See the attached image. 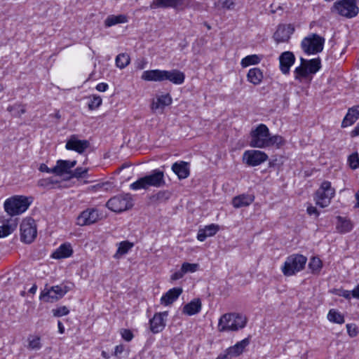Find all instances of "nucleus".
I'll return each instance as SVG.
<instances>
[{"label":"nucleus","instance_id":"f257e3e1","mask_svg":"<svg viewBox=\"0 0 359 359\" xmlns=\"http://www.w3.org/2000/svg\"><path fill=\"white\" fill-rule=\"evenodd\" d=\"M250 139V146L259 149L269 147L279 149L285 143L282 136L279 135H271L269 128L264 123H260L251 130Z\"/></svg>","mask_w":359,"mask_h":359},{"label":"nucleus","instance_id":"f03ea898","mask_svg":"<svg viewBox=\"0 0 359 359\" xmlns=\"http://www.w3.org/2000/svg\"><path fill=\"white\" fill-rule=\"evenodd\" d=\"M247 323V318L236 313H225L221 316L218 323L219 332L237 331L243 328Z\"/></svg>","mask_w":359,"mask_h":359},{"label":"nucleus","instance_id":"7ed1b4c3","mask_svg":"<svg viewBox=\"0 0 359 359\" xmlns=\"http://www.w3.org/2000/svg\"><path fill=\"white\" fill-rule=\"evenodd\" d=\"M32 202V197L14 196L6 200L4 209L10 217L18 215L25 212Z\"/></svg>","mask_w":359,"mask_h":359},{"label":"nucleus","instance_id":"20e7f679","mask_svg":"<svg viewBox=\"0 0 359 359\" xmlns=\"http://www.w3.org/2000/svg\"><path fill=\"white\" fill-rule=\"evenodd\" d=\"M300 65L296 67L294 71V79L299 81L307 78L309 74H315L321 68L320 57L311 60H306L304 57H300Z\"/></svg>","mask_w":359,"mask_h":359},{"label":"nucleus","instance_id":"39448f33","mask_svg":"<svg viewBox=\"0 0 359 359\" xmlns=\"http://www.w3.org/2000/svg\"><path fill=\"white\" fill-rule=\"evenodd\" d=\"M306 262L307 258L304 255L299 254L290 255L281 268L282 272L286 276H293L304 269Z\"/></svg>","mask_w":359,"mask_h":359},{"label":"nucleus","instance_id":"423d86ee","mask_svg":"<svg viewBox=\"0 0 359 359\" xmlns=\"http://www.w3.org/2000/svg\"><path fill=\"white\" fill-rule=\"evenodd\" d=\"M325 39L317 34H311L301 42V48L306 55H315L323 51Z\"/></svg>","mask_w":359,"mask_h":359},{"label":"nucleus","instance_id":"0eeeda50","mask_svg":"<svg viewBox=\"0 0 359 359\" xmlns=\"http://www.w3.org/2000/svg\"><path fill=\"white\" fill-rule=\"evenodd\" d=\"M332 11L346 18H353L359 13L356 0H339L334 3Z\"/></svg>","mask_w":359,"mask_h":359},{"label":"nucleus","instance_id":"6e6552de","mask_svg":"<svg viewBox=\"0 0 359 359\" xmlns=\"http://www.w3.org/2000/svg\"><path fill=\"white\" fill-rule=\"evenodd\" d=\"M106 206L113 212H121L133 206V200L130 194H120L111 198Z\"/></svg>","mask_w":359,"mask_h":359},{"label":"nucleus","instance_id":"1a4fd4ad","mask_svg":"<svg viewBox=\"0 0 359 359\" xmlns=\"http://www.w3.org/2000/svg\"><path fill=\"white\" fill-rule=\"evenodd\" d=\"M335 194V190L328 181L322 182L319 189L316 191L314 200L316 204L321 208L327 207Z\"/></svg>","mask_w":359,"mask_h":359},{"label":"nucleus","instance_id":"9d476101","mask_svg":"<svg viewBox=\"0 0 359 359\" xmlns=\"http://www.w3.org/2000/svg\"><path fill=\"white\" fill-rule=\"evenodd\" d=\"M37 235L35 221L31 217L24 219L20 224V239L25 243H31Z\"/></svg>","mask_w":359,"mask_h":359},{"label":"nucleus","instance_id":"9b49d317","mask_svg":"<svg viewBox=\"0 0 359 359\" xmlns=\"http://www.w3.org/2000/svg\"><path fill=\"white\" fill-rule=\"evenodd\" d=\"M268 155L260 150H247L243 153V161L249 166L261 165L268 160Z\"/></svg>","mask_w":359,"mask_h":359},{"label":"nucleus","instance_id":"f8f14e48","mask_svg":"<svg viewBox=\"0 0 359 359\" xmlns=\"http://www.w3.org/2000/svg\"><path fill=\"white\" fill-rule=\"evenodd\" d=\"M89 147V141L86 140H79L75 135L70 136L65 144L66 149L75 151L80 154H83Z\"/></svg>","mask_w":359,"mask_h":359},{"label":"nucleus","instance_id":"ddd939ff","mask_svg":"<svg viewBox=\"0 0 359 359\" xmlns=\"http://www.w3.org/2000/svg\"><path fill=\"white\" fill-rule=\"evenodd\" d=\"M294 31L292 25H279L273 38L277 43L288 41Z\"/></svg>","mask_w":359,"mask_h":359},{"label":"nucleus","instance_id":"4468645a","mask_svg":"<svg viewBox=\"0 0 359 359\" xmlns=\"http://www.w3.org/2000/svg\"><path fill=\"white\" fill-rule=\"evenodd\" d=\"M63 292L59 285L52 286L41 292L40 299L46 302H54L63 297Z\"/></svg>","mask_w":359,"mask_h":359},{"label":"nucleus","instance_id":"2eb2a0df","mask_svg":"<svg viewBox=\"0 0 359 359\" xmlns=\"http://www.w3.org/2000/svg\"><path fill=\"white\" fill-rule=\"evenodd\" d=\"M295 62V56L291 51H285L279 56V67L283 74H289L290 67Z\"/></svg>","mask_w":359,"mask_h":359},{"label":"nucleus","instance_id":"dca6fc26","mask_svg":"<svg viewBox=\"0 0 359 359\" xmlns=\"http://www.w3.org/2000/svg\"><path fill=\"white\" fill-rule=\"evenodd\" d=\"M168 315V311L156 313L149 320L150 330L154 334L158 333L165 328V318Z\"/></svg>","mask_w":359,"mask_h":359},{"label":"nucleus","instance_id":"f3484780","mask_svg":"<svg viewBox=\"0 0 359 359\" xmlns=\"http://www.w3.org/2000/svg\"><path fill=\"white\" fill-rule=\"evenodd\" d=\"M99 219L98 211L95 209H87L77 217V224L80 226L90 225Z\"/></svg>","mask_w":359,"mask_h":359},{"label":"nucleus","instance_id":"a211bd4d","mask_svg":"<svg viewBox=\"0 0 359 359\" xmlns=\"http://www.w3.org/2000/svg\"><path fill=\"white\" fill-rule=\"evenodd\" d=\"M184 4V0H153L150 4L151 9L168 8L179 9Z\"/></svg>","mask_w":359,"mask_h":359},{"label":"nucleus","instance_id":"6ab92c4d","mask_svg":"<svg viewBox=\"0 0 359 359\" xmlns=\"http://www.w3.org/2000/svg\"><path fill=\"white\" fill-rule=\"evenodd\" d=\"M148 187H161L165 184L164 174L163 171L154 170L151 174L144 176Z\"/></svg>","mask_w":359,"mask_h":359},{"label":"nucleus","instance_id":"aec40b11","mask_svg":"<svg viewBox=\"0 0 359 359\" xmlns=\"http://www.w3.org/2000/svg\"><path fill=\"white\" fill-rule=\"evenodd\" d=\"M172 170L180 180L187 178L190 174L189 163L185 161L175 162L172 165Z\"/></svg>","mask_w":359,"mask_h":359},{"label":"nucleus","instance_id":"412c9836","mask_svg":"<svg viewBox=\"0 0 359 359\" xmlns=\"http://www.w3.org/2000/svg\"><path fill=\"white\" fill-rule=\"evenodd\" d=\"M182 287H173L165 293L161 298V304L164 306H169L176 301L182 293Z\"/></svg>","mask_w":359,"mask_h":359},{"label":"nucleus","instance_id":"4be33fe9","mask_svg":"<svg viewBox=\"0 0 359 359\" xmlns=\"http://www.w3.org/2000/svg\"><path fill=\"white\" fill-rule=\"evenodd\" d=\"M163 76V81H169L177 85L183 83L185 79L184 74L178 69L164 70Z\"/></svg>","mask_w":359,"mask_h":359},{"label":"nucleus","instance_id":"5701e85b","mask_svg":"<svg viewBox=\"0 0 359 359\" xmlns=\"http://www.w3.org/2000/svg\"><path fill=\"white\" fill-rule=\"evenodd\" d=\"M2 225L0 226V238H4L11 234L17 227V219L12 217L2 220Z\"/></svg>","mask_w":359,"mask_h":359},{"label":"nucleus","instance_id":"b1692460","mask_svg":"<svg viewBox=\"0 0 359 359\" xmlns=\"http://www.w3.org/2000/svg\"><path fill=\"white\" fill-rule=\"evenodd\" d=\"M359 118V105L353 106L348 109L344 118L341 127L346 128L353 124Z\"/></svg>","mask_w":359,"mask_h":359},{"label":"nucleus","instance_id":"393cba45","mask_svg":"<svg viewBox=\"0 0 359 359\" xmlns=\"http://www.w3.org/2000/svg\"><path fill=\"white\" fill-rule=\"evenodd\" d=\"M171 103L172 97L169 94L157 96L156 99L153 100L151 109L155 111L158 109L163 110L166 106L170 105Z\"/></svg>","mask_w":359,"mask_h":359},{"label":"nucleus","instance_id":"a878e982","mask_svg":"<svg viewBox=\"0 0 359 359\" xmlns=\"http://www.w3.org/2000/svg\"><path fill=\"white\" fill-rule=\"evenodd\" d=\"M164 70L152 69L143 72L141 79L147 81H163Z\"/></svg>","mask_w":359,"mask_h":359},{"label":"nucleus","instance_id":"bb28decb","mask_svg":"<svg viewBox=\"0 0 359 359\" xmlns=\"http://www.w3.org/2000/svg\"><path fill=\"white\" fill-rule=\"evenodd\" d=\"M219 227L217 224H211L205 226L203 229H199L197 238L200 241H204L207 237H210L217 233Z\"/></svg>","mask_w":359,"mask_h":359},{"label":"nucleus","instance_id":"cd10ccee","mask_svg":"<svg viewBox=\"0 0 359 359\" xmlns=\"http://www.w3.org/2000/svg\"><path fill=\"white\" fill-rule=\"evenodd\" d=\"M201 300L199 299H194L184 306L182 313L187 316H193L198 313L201 310Z\"/></svg>","mask_w":359,"mask_h":359},{"label":"nucleus","instance_id":"c85d7f7f","mask_svg":"<svg viewBox=\"0 0 359 359\" xmlns=\"http://www.w3.org/2000/svg\"><path fill=\"white\" fill-rule=\"evenodd\" d=\"M255 197L249 194H241L235 196L232 200V204L234 208H240L250 205L254 201Z\"/></svg>","mask_w":359,"mask_h":359},{"label":"nucleus","instance_id":"c756f323","mask_svg":"<svg viewBox=\"0 0 359 359\" xmlns=\"http://www.w3.org/2000/svg\"><path fill=\"white\" fill-rule=\"evenodd\" d=\"M264 76L262 70L257 67L250 69L247 74L248 81L255 86L260 84Z\"/></svg>","mask_w":359,"mask_h":359},{"label":"nucleus","instance_id":"7c9ffc66","mask_svg":"<svg viewBox=\"0 0 359 359\" xmlns=\"http://www.w3.org/2000/svg\"><path fill=\"white\" fill-rule=\"evenodd\" d=\"M73 252L72 246L69 243L62 244L53 253L52 257L54 259H62L69 257Z\"/></svg>","mask_w":359,"mask_h":359},{"label":"nucleus","instance_id":"2f4dec72","mask_svg":"<svg viewBox=\"0 0 359 359\" xmlns=\"http://www.w3.org/2000/svg\"><path fill=\"white\" fill-rule=\"evenodd\" d=\"M250 344L248 338H245L241 341L237 342L234 346H230L227 348L231 355L233 357H238L243 353L244 349Z\"/></svg>","mask_w":359,"mask_h":359},{"label":"nucleus","instance_id":"473e14b6","mask_svg":"<svg viewBox=\"0 0 359 359\" xmlns=\"http://www.w3.org/2000/svg\"><path fill=\"white\" fill-rule=\"evenodd\" d=\"M53 172L57 176H62L65 174L71 175L72 170L68 165V161L58 160L53 167Z\"/></svg>","mask_w":359,"mask_h":359},{"label":"nucleus","instance_id":"72a5a7b5","mask_svg":"<svg viewBox=\"0 0 359 359\" xmlns=\"http://www.w3.org/2000/svg\"><path fill=\"white\" fill-rule=\"evenodd\" d=\"M128 22V18L125 15H111L107 16L104 20V26L110 27L117 24L125 23Z\"/></svg>","mask_w":359,"mask_h":359},{"label":"nucleus","instance_id":"f704fd0d","mask_svg":"<svg viewBox=\"0 0 359 359\" xmlns=\"http://www.w3.org/2000/svg\"><path fill=\"white\" fill-rule=\"evenodd\" d=\"M352 228L353 225L349 219L341 216L337 217V229L339 232L343 233H347L349 232Z\"/></svg>","mask_w":359,"mask_h":359},{"label":"nucleus","instance_id":"c9c22d12","mask_svg":"<svg viewBox=\"0 0 359 359\" xmlns=\"http://www.w3.org/2000/svg\"><path fill=\"white\" fill-rule=\"evenodd\" d=\"M133 247V243L128 241L119 243L118 248L115 253L114 257L119 259L121 256L128 253V252Z\"/></svg>","mask_w":359,"mask_h":359},{"label":"nucleus","instance_id":"e433bc0d","mask_svg":"<svg viewBox=\"0 0 359 359\" xmlns=\"http://www.w3.org/2000/svg\"><path fill=\"white\" fill-rule=\"evenodd\" d=\"M130 62L129 55L127 53H120L116 57L115 62L116 65L119 69H124L126 67Z\"/></svg>","mask_w":359,"mask_h":359},{"label":"nucleus","instance_id":"4c0bfd02","mask_svg":"<svg viewBox=\"0 0 359 359\" xmlns=\"http://www.w3.org/2000/svg\"><path fill=\"white\" fill-rule=\"evenodd\" d=\"M327 319L332 323L343 324L344 323V316L334 309H330L327 314Z\"/></svg>","mask_w":359,"mask_h":359},{"label":"nucleus","instance_id":"58836bf2","mask_svg":"<svg viewBox=\"0 0 359 359\" xmlns=\"http://www.w3.org/2000/svg\"><path fill=\"white\" fill-rule=\"evenodd\" d=\"M259 62L260 59L259 56L257 55H250L243 58L241 64L243 67H246L250 65H257L259 63Z\"/></svg>","mask_w":359,"mask_h":359},{"label":"nucleus","instance_id":"ea45409f","mask_svg":"<svg viewBox=\"0 0 359 359\" xmlns=\"http://www.w3.org/2000/svg\"><path fill=\"white\" fill-rule=\"evenodd\" d=\"M322 266V262L318 257H312L309 263V267L313 273H319Z\"/></svg>","mask_w":359,"mask_h":359},{"label":"nucleus","instance_id":"a19ab883","mask_svg":"<svg viewBox=\"0 0 359 359\" xmlns=\"http://www.w3.org/2000/svg\"><path fill=\"white\" fill-rule=\"evenodd\" d=\"M89 100L88 106L89 109L94 110L97 109L102 102V98L99 95H93L92 96L88 97Z\"/></svg>","mask_w":359,"mask_h":359},{"label":"nucleus","instance_id":"79ce46f5","mask_svg":"<svg viewBox=\"0 0 359 359\" xmlns=\"http://www.w3.org/2000/svg\"><path fill=\"white\" fill-rule=\"evenodd\" d=\"M130 188L133 190H139L141 189H146L148 188V185L145 179V177L138 179L135 182L130 185Z\"/></svg>","mask_w":359,"mask_h":359},{"label":"nucleus","instance_id":"37998d69","mask_svg":"<svg viewBox=\"0 0 359 359\" xmlns=\"http://www.w3.org/2000/svg\"><path fill=\"white\" fill-rule=\"evenodd\" d=\"M7 110L11 112L14 111L13 116H20L22 114L26 112L25 106L21 104L9 106L8 107Z\"/></svg>","mask_w":359,"mask_h":359},{"label":"nucleus","instance_id":"c03bdc74","mask_svg":"<svg viewBox=\"0 0 359 359\" xmlns=\"http://www.w3.org/2000/svg\"><path fill=\"white\" fill-rule=\"evenodd\" d=\"M28 348L32 350H39L41 348L40 337H34L28 339Z\"/></svg>","mask_w":359,"mask_h":359},{"label":"nucleus","instance_id":"a18cd8bd","mask_svg":"<svg viewBox=\"0 0 359 359\" xmlns=\"http://www.w3.org/2000/svg\"><path fill=\"white\" fill-rule=\"evenodd\" d=\"M348 161L351 169L355 170L359 168V157L357 152L350 155Z\"/></svg>","mask_w":359,"mask_h":359},{"label":"nucleus","instance_id":"49530a36","mask_svg":"<svg viewBox=\"0 0 359 359\" xmlns=\"http://www.w3.org/2000/svg\"><path fill=\"white\" fill-rule=\"evenodd\" d=\"M88 172L87 168H83L81 167L76 168L74 170H72L70 178H81L84 177Z\"/></svg>","mask_w":359,"mask_h":359},{"label":"nucleus","instance_id":"de8ad7c7","mask_svg":"<svg viewBox=\"0 0 359 359\" xmlns=\"http://www.w3.org/2000/svg\"><path fill=\"white\" fill-rule=\"evenodd\" d=\"M198 264H190L188 262H184L182 265V269L184 273H194L198 269Z\"/></svg>","mask_w":359,"mask_h":359},{"label":"nucleus","instance_id":"09e8293b","mask_svg":"<svg viewBox=\"0 0 359 359\" xmlns=\"http://www.w3.org/2000/svg\"><path fill=\"white\" fill-rule=\"evenodd\" d=\"M53 313L54 316L61 317L66 316L69 313L68 308L65 306H60L57 309H53Z\"/></svg>","mask_w":359,"mask_h":359},{"label":"nucleus","instance_id":"8fccbe9b","mask_svg":"<svg viewBox=\"0 0 359 359\" xmlns=\"http://www.w3.org/2000/svg\"><path fill=\"white\" fill-rule=\"evenodd\" d=\"M121 334L122 338L124 340H126V341H130L134 337L133 332L130 330H128V329L121 330Z\"/></svg>","mask_w":359,"mask_h":359},{"label":"nucleus","instance_id":"3c124183","mask_svg":"<svg viewBox=\"0 0 359 359\" xmlns=\"http://www.w3.org/2000/svg\"><path fill=\"white\" fill-rule=\"evenodd\" d=\"M346 329H347V332L350 337H354L357 336V334L358 333V330L357 327L355 325L347 324Z\"/></svg>","mask_w":359,"mask_h":359},{"label":"nucleus","instance_id":"603ef678","mask_svg":"<svg viewBox=\"0 0 359 359\" xmlns=\"http://www.w3.org/2000/svg\"><path fill=\"white\" fill-rule=\"evenodd\" d=\"M219 5L220 4L222 8H226L228 10L233 9V2L231 0H219L218 2Z\"/></svg>","mask_w":359,"mask_h":359},{"label":"nucleus","instance_id":"864d4df0","mask_svg":"<svg viewBox=\"0 0 359 359\" xmlns=\"http://www.w3.org/2000/svg\"><path fill=\"white\" fill-rule=\"evenodd\" d=\"M184 272L183 271L182 269L181 268L180 270L175 271L174 273L172 274L170 279L172 280H177L180 278H182L184 276Z\"/></svg>","mask_w":359,"mask_h":359},{"label":"nucleus","instance_id":"5fc2aeb1","mask_svg":"<svg viewBox=\"0 0 359 359\" xmlns=\"http://www.w3.org/2000/svg\"><path fill=\"white\" fill-rule=\"evenodd\" d=\"M307 213L310 215H314L316 217H318L319 212L317 208L311 205H309L306 209Z\"/></svg>","mask_w":359,"mask_h":359},{"label":"nucleus","instance_id":"6e6d98bb","mask_svg":"<svg viewBox=\"0 0 359 359\" xmlns=\"http://www.w3.org/2000/svg\"><path fill=\"white\" fill-rule=\"evenodd\" d=\"M232 358H233V356L231 355V353L226 349L224 353H220L216 358V359H231Z\"/></svg>","mask_w":359,"mask_h":359},{"label":"nucleus","instance_id":"4d7b16f0","mask_svg":"<svg viewBox=\"0 0 359 359\" xmlns=\"http://www.w3.org/2000/svg\"><path fill=\"white\" fill-rule=\"evenodd\" d=\"M340 296L344 297L346 299H350L351 297H353V290H342Z\"/></svg>","mask_w":359,"mask_h":359},{"label":"nucleus","instance_id":"13d9d810","mask_svg":"<svg viewBox=\"0 0 359 359\" xmlns=\"http://www.w3.org/2000/svg\"><path fill=\"white\" fill-rule=\"evenodd\" d=\"M95 88L100 92H105L108 89V84L106 83H100L96 86Z\"/></svg>","mask_w":359,"mask_h":359},{"label":"nucleus","instance_id":"bf43d9fd","mask_svg":"<svg viewBox=\"0 0 359 359\" xmlns=\"http://www.w3.org/2000/svg\"><path fill=\"white\" fill-rule=\"evenodd\" d=\"M39 170L41 172H45L47 173H54L53 172V168H49L46 164L42 163L39 167Z\"/></svg>","mask_w":359,"mask_h":359},{"label":"nucleus","instance_id":"052dcab7","mask_svg":"<svg viewBox=\"0 0 359 359\" xmlns=\"http://www.w3.org/2000/svg\"><path fill=\"white\" fill-rule=\"evenodd\" d=\"M124 351V346L123 345H118L115 347L114 353L116 355H120Z\"/></svg>","mask_w":359,"mask_h":359},{"label":"nucleus","instance_id":"680f3d73","mask_svg":"<svg viewBox=\"0 0 359 359\" xmlns=\"http://www.w3.org/2000/svg\"><path fill=\"white\" fill-rule=\"evenodd\" d=\"M59 287L61 288V290L64 292L63 296L68 292L69 290H72V286L67 285H60Z\"/></svg>","mask_w":359,"mask_h":359},{"label":"nucleus","instance_id":"e2e57ef3","mask_svg":"<svg viewBox=\"0 0 359 359\" xmlns=\"http://www.w3.org/2000/svg\"><path fill=\"white\" fill-rule=\"evenodd\" d=\"M353 297L359 299V284H358L353 290Z\"/></svg>","mask_w":359,"mask_h":359},{"label":"nucleus","instance_id":"0e129e2a","mask_svg":"<svg viewBox=\"0 0 359 359\" xmlns=\"http://www.w3.org/2000/svg\"><path fill=\"white\" fill-rule=\"evenodd\" d=\"M359 135V123L356 125L355 128L351 132V137H354Z\"/></svg>","mask_w":359,"mask_h":359},{"label":"nucleus","instance_id":"69168bd1","mask_svg":"<svg viewBox=\"0 0 359 359\" xmlns=\"http://www.w3.org/2000/svg\"><path fill=\"white\" fill-rule=\"evenodd\" d=\"M165 195H166V198H168L169 197L170 194L166 191H160L157 194V198L160 199L161 198H163L164 196H165Z\"/></svg>","mask_w":359,"mask_h":359},{"label":"nucleus","instance_id":"338daca9","mask_svg":"<svg viewBox=\"0 0 359 359\" xmlns=\"http://www.w3.org/2000/svg\"><path fill=\"white\" fill-rule=\"evenodd\" d=\"M57 326H58L59 332L61 334H63L65 332V327H64L62 323L60 320L57 322Z\"/></svg>","mask_w":359,"mask_h":359},{"label":"nucleus","instance_id":"774afa93","mask_svg":"<svg viewBox=\"0 0 359 359\" xmlns=\"http://www.w3.org/2000/svg\"><path fill=\"white\" fill-rule=\"evenodd\" d=\"M38 184H39V186H41V187H43V186L47 187L48 186V180H46L45 179L41 180L39 181Z\"/></svg>","mask_w":359,"mask_h":359}]
</instances>
